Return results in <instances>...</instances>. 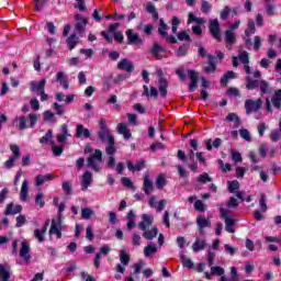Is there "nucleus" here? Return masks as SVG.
Listing matches in <instances>:
<instances>
[{"label": "nucleus", "mask_w": 281, "mask_h": 281, "mask_svg": "<svg viewBox=\"0 0 281 281\" xmlns=\"http://www.w3.org/2000/svg\"><path fill=\"white\" fill-rule=\"evenodd\" d=\"M260 89V94L265 95L266 93H269V90L271 89V85L269 81L266 80H258V79H251V77H246V89L248 91H254V89Z\"/></svg>", "instance_id": "1"}, {"label": "nucleus", "mask_w": 281, "mask_h": 281, "mask_svg": "<svg viewBox=\"0 0 281 281\" xmlns=\"http://www.w3.org/2000/svg\"><path fill=\"white\" fill-rule=\"evenodd\" d=\"M100 164H102V150L94 149V153L90 154L87 158V166L94 170V172H100Z\"/></svg>", "instance_id": "2"}, {"label": "nucleus", "mask_w": 281, "mask_h": 281, "mask_svg": "<svg viewBox=\"0 0 281 281\" xmlns=\"http://www.w3.org/2000/svg\"><path fill=\"white\" fill-rule=\"evenodd\" d=\"M262 109V99H257L256 101L251 99H247L245 102V110L247 115H251V113H256V111H260Z\"/></svg>", "instance_id": "3"}, {"label": "nucleus", "mask_w": 281, "mask_h": 281, "mask_svg": "<svg viewBox=\"0 0 281 281\" xmlns=\"http://www.w3.org/2000/svg\"><path fill=\"white\" fill-rule=\"evenodd\" d=\"M209 32L218 43L223 41V37H221V23H218V19L210 20Z\"/></svg>", "instance_id": "4"}, {"label": "nucleus", "mask_w": 281, "mask_h": 281, "mask_svg": "<svg viewBox=\"0 0 281 281\" xmlns=\"http://www.w3.org/2000/svg\"><path fill=\"white\" fill-rule=\"evenodd\" d=\"M120 27V23H112L109 25L108 31H102L101 36L109 43L113 45V36L111 34H117V29Z\"/></svg>", "instance_id": "5"}, {"label": "nucleus", "mask_w": 281, "mask_h": 281, "mask_svg": "<svg viewBox=\"0 0 281 281\" xmlns=\"http://www.w3.org/2000/svg\"><path fill=\"white\" fill-rule=\"evenodd\" d=\"M125 34L127 37V45H144V40L139 37V34L135 33V30L127 29Z\"/></svg>", "instance_id": "6"}, {"label": "nucleus", "mask_w": 281, "mask_h": 281, "mask_svg": "<svg viewBox=\"0 0 281 281\" xmlns=\"http://www.w3.org/2000/svg\"><path fill=\"white\" fill-rule=\"evenodd\" d=\"M188 76L190 79L189 93H194L195 89L199 87V72H196V70H188Z\"/></svg>", "instance_id": "7"}, {"label": "nucleus", "mask_w": 281, "mask_h": 281, "mask_svg": "<svg viewBox=\"0 0 281 281\" xmlns=\"http://www.w3.org/2000/svg\"><path fill=\"white\" fill-rule=\"evenodd\" d=\"M117 69H120V71H126L127 74H133V71H135V64L128 60V58H123L119 61Z\"/></svg>", "instance_id": "8"}, {"label": "nucleus", "mask_w": 281, "mask_h": 281, "mask_svg": "<svg viewBox=\"0 0 281 281\" xmlns=\"http://www.w3.org/2000/svg\"><path fill=\"white\" fill-rule=\"evenodd\" d=\"M196 225L200 234H205V227H212V221L205 218V215H199L196 217Z\"/></svg>", "instance_id": "9"}, {"label": "nucleus", "mask_w": 281, "mask_h": 281, "mask_svg": "<svg viewBox=\"0 0 281 281\" xmlns=\"http://www.w3.org/2000/svg\"><path fill=\"white\" fill-rule=\"evenodd\" d=\"M30 243L26 240H23L21 243V249H20V257L24 260V262L30 263V260H32V256H30Z\"/></svg>", "instance_id": "10"}, {"label": "nucleus", "mask_w": 281, "mask_h": 281, "mask_svg": "<svg viewBox=\"0 0 281 281\" xmlns=\"http://www.w3.org/2000/svg\"><path fill=\"white\" fill-rule=\"evenodd\" d=\"M155 223V217L148 215V214H143L142 215V221L138 223V228L140 232H146L150 225Z\"/></svg>", "instance_id": "11"}, {"label": "nucleus", "mask_w": 281, "mask_h": 281, "mask_svg": "<svg viewBox=\"0 0 281 281\" xmlns=\"http://www.w3.org/2000/svg\"><path fill=\"white\" fill-rule=\"evenodd\" d=\"M45 85H47V79H42L41 81H31L30 83V91L32 93H42V91H45Z\"/></svg>", "instance_id": "12"}, {"label": "nucleus", "mask_w": 281, "mask_h": 281, "mask_svg": "<svg viewBox=\"0 0 281 281\" xmlns=\"http://www.w3.org/2000/svg\"><path fill=\"white\" fill-rule=\"evenodd\" d=\"M206 65L203 71L205 74H214L216 71V56L209 54Z\"/></svg>", "instance_id": "13"}, {"label": "nucleus", "mask_w": 281, "mask_h": 281, "mask_svg": "<svg viewBox=\"0 0 281 281\" xmlns=\"http://www.w3.org/2000/svg\"><path fill=\"white\" fill-rule=\"evenodd\" d=\"M23 212V206L21 204L9 203L4 211V216H14V214H21Z\"/></svg>", "instance_id": "14"}, {"label": "nucleus", "mask_w": 281, "mask_h": 281, "mask_svg": "<svg viewBox=\"0 0 281 281\" xmlns=\"http://www.w3.org/2000/svg\"><path fill=\"white\" fill-rule=\"evenodd\" d=\"M158 91L161 98H166V95H168V80L164 76L158 78Z\"/></svg>", "instance_id": "15"}, {"label": "nucleus", "mask_w": 281, "mask_h": 281, "mask_svg": "<svg viewBox=\"0 0 281 281\" xmlns=\"http://www.w3.org/2000/svg\"><path fill=\"white\" fill-rule=\"evenodd\" d=\"M149 54H151V56H154L155 58H158V60H161L162 56L159 54H166V48L155 42L149 50Z\"/></svg>", "instance_id": "16"}, {"label": "nucleus", "mask_w": 281, "mask_h": 281, "mask_svg": "<svg viewBox=\"0 0 281 281\" xmlns=\"http://www.w3.org/2000/svg\"><path fill=\"white\" fill-rule=\"evenodd\" d=\"M76 137L78 139L85 137V139H89L91 137V131L89 128H86L85 125L78 124L76 128Z\"/></svg>", "instance_id": "17"}, {"label": "nucleus", "mask_w": 281, "mask_h": 281, "mask_svg": "<svg viewBox=\"0 0 281 281\" xmlns=\"http://www.w3.org/2000/svg\"><path fill=\"white\" fill-rule=\"evenodd\" d=\"M13 124L18 131H25L27 128V116L21 115L15 117Z\"/></svg>", "instance_id": "18"}, {"label": "nucleus", "mask_w": 281, "mask_h": 281, "mask_svg": "<svg viewBox=\"0 0 281 281\" xmlns=\"http://www.w3.org/2000/svg\"><path fill=\"white\" fill-rule=\"evenodd\" d=\"M93 175L91 171H86L82 176L81 180V190H88L89 186H91V181H93Z\"/></svg>", "instance_id": "19"}, {"label": "nucleus", "mask_w": 281, "mask_h": 281, "mask_svg": "<svg viewBox=\"0 0 281 281\" xmlns=\"http://www.w3.org/2000/svg\"><path fill=\"white\" fill-rule=\"evenodd\" d=\"M205 247H207V241L205 239L201 240V237H196L195 241L192 245V249L195 254L199 251H203Z\"/></svg>", "instance_id": "20"}, {"label": "nucleus", "mask_w": 281, "mask_h": 281, "mask_svg": "<svg viewBox=\"0 0 281 281\" xmlns=\"http://www.w3.org/2000/svg\"><path fill=\"white\" fill-rule=\"evenodd\" d=\"M126 164H127V169L131 170L132 172H135V171L140 172V170L146 166V161L144 160H140L135 165H133V161L127 160Z\"/></svg>", "instance_id": "21"}, {"label": "nucleus", "mask_w": 281, "mask_h": 281, "mask_svg": "<svg viewBox=\"0 0 281 281\" xmlns=\"http://www.w3.org/2000/svg\"><path fill=\"white\" fill-rule=\"evenodd\" d=\"M29 190L30 188H29L27 180H23L21 191H20L21 201H30Z\"/></svg>", "instance_id": "22"}, {"label": "nucleus", "mask_w": 281, "mask_h": 281, "mask_svg": "<svg viewBox=\"0 0 281 281\" xmlns=\"http://www.w3.org/2000/svg\"><path fill=\"white\" fill-rule=\"evenodd\" d=\"M143 237L146 240H153V238H157V234H159V228L157 226H153L150 231H143Z\"/></svg>", "instance_id": "23"}, {"label": "nucleus", "mask_w": 281, "mask_h": 281, "mask_svg": "<svg viewBox=\"0 0 281 281\" xmlns=\"http://www.w3.org/2000/svg\"><path fill=\"white\" fill-rule=\"evenodd\" d=\"M234 78H236V72H234L233 70H228L226 74L223 75V77L220 80V85L222 87H227V83L229 82V80H234Z\"/></svg>", "instance_id": "24"}, {"label": "nucleus", "mask_w": 281, "mask_h": 281, "mask_svg": "<svg viewBox=\"0 0 281 281\" xmlns=\"http://www.w3.org/2000/svg\"><path fill=\"white\" fill-rule=\"evenodd\" d=\"M224 41L228 45H234V43H236V32L232 30H226L224 33Z\"/></svg>", "instance_id": "25"}, {"label": "nucleus", "mask_w": 281, "mask_h": 281, "mask_svg": "<svg viewBox=\"0 0 281 281\" xmlns=\"http://www.w3.org/2000/svg\"><path fill=\"white\" fill-rule=\"evenodd\" d=\"M63 222L60 221V218L57 220H52V224H50V228L48 231V234L52 236L54 235L56 232H59L61 228Z\"/></svg>", "instance_id": "26"}, {"label": "nucleus", "mask_w": 281, "mask_h": 281, "mask_svg": "<svg viewBox=\"0 0 281 281\" xmlns=\"http://www.w3.org/2000/svg\"><path fill=\"white\" fill-rule=\"evenodd\" d=\"M143 190L145 194H150V192H153V180H150L148 175L144 176Z\"/></svg>", "instance_id": "27"}, {"label": "nucleus", "mask_w": 281, "mask_h": 281, "mask_svg": "<svg viewBox=\"0 0 281 281\" xmlns=\"http://www.w3.org/2000/svg\"><path fill=\"white\" fill-rule=\"evenodd\" d=\"M188 49H190V43H184L182 44L177 50H176V56L178 58H183L188 56Z\"/></svg>", "instance_id": "28"}, {"label": "nucleus", "mask_w": 281, "mask_h": 281, "mask_svg": "<svg viewBox=\"0 0 281 281\" xmlns=\"http://www.w3.org/2000/svg\"><path fill=\"white\" fill-rule=\"evenodd\" d=\"M271 103L274 106V109L281 108V89L274 91V93L271 98Z\"/></svg>", "instance_id": "29"}, {"label": "nucleus", "mask_w": 281, "mask_h": 281, "mask_svg": "<svg viewBox=\"0 0 281 281\" xmlns=\"http://www.w3.org/2000/svg\"><path fill=\"white\" fill-rule=\"evenodd\" d=\"M56 82H59L64 89H69V81L65 78V72L59 71L56 74Z\"/></svg>", "instance_id": "30"}, {"label": "nucleus", "mask_w": 281, "mask_h": 281, "mask_svg": "<svg viewBox=\"0 0 281 281\" xmlns=\"http://www.w3.org/2000/svg\"><path fill=\"white\" fill-rule=\"evenodd\" d=\"M224 223H225V232H227L228 234H236V229H234V226L236 225V220L226 218Z\"/></svg>", "instance_id": "31"}, {"label": "nucleus", "mask_w": 281, "mask_h": 281, "mask_svg": "<svg viewBox=\"0 0 281 281\" xmlns=\"http://www.w3.org/2000/svg\"><path fill=\"white\" fill-rule=\"evenodd\" d=\"M66 43L68 45V49H76V46L78 45V35L71 34L67 40Z\"/></svg>", "instance_id": "32"}, {"label": "nucleus", "mask_w": 281, "mask_h": 281, "mask_svg": "<svg viewBox=\"0 0 281 281\" xmlns=\"http://www.w3.org/2000/svg\"><path fill=\"white\" fill-rule=\"evenodd\" d=\"M89 23V20H83V22H77L75 25V30L76 32H78V34H82L85 36L87 30L85 27H87V24Z\"/></svg>", "instance_id": "33"}, {"label": "nucleus", "mask_w": 281, "mask_h": 281, "mask_svg": "<svg viewBox=\"0 0 281 281\" xmlns=\"http://www.w3.org/2000/svg\"><path fill=\"white\" fill-rule=\"evenodd\" d=\"M109 146L105 148L106 155H115V137L109 136Z\"/></svg>", "instance_id": "34"}, {"label": "nucleus", "mask_w": 281, "mask_h": 281, "mask_svg": "<svg viewBox=\"0 0 281 281\" xmlns=\"http://www.w3.org/2000/svg\"><path fill=\"white\" fill-rule=\"evenodd\" d=\"M251 34H256V22L252 19L248 20V27L245 30V36H251Z\"/></svg>", "instance_id": "35"}, {"label": "nucleus", "mask_w": 281, "mask_h": 281, "mask_svg": "<svg viewBox=\"0 0 281 281\" xmlns=\"http://www.w3.org/2000/svg\"><path fill=\"white\" fill-rule=\"evenodd\" d=\"M166 30H168V24H166V22L164 21V19L159 20V26H158V34H160V36H168V32H166Z\"/></svg>", "instance_id": "36"}, {"label": "nucleus", "mask_w": 281, "mask_h": 281, "mask_svg": "<svg viewBox=\"0 0 281 281\" xmlns=\"http://www.w3.org/2000/svg\"><path fill=\"white\" fill-rule=\"evenodd\" d=\"M167 181H166V176L159 175L156 179V188L158 190H164L166 188Z\"/></svg>", "instance_id": "37"}, {"label": "nucleus", "mask_w": 281, "mask_h": 281, "mask_svg": "<svg viewBox=\"0 0 281 281\" xmlns=\"http://www.w3.org/2000/svg\"><path fill=\"white\" fill-rule=\"evenodd\" d=\"M0 281H10V272L4 265H0Z\"/></svg>", "instance_id": "38"}, {"label": "nucleus", "mask_w": 281, "mask_h": 281, "mask_svg": "<svg viewBox=\"0 0 281 281\" xmlns=\"http://www.w3.org/2000/svg\"><path fill=\"white\" fill-rule=\"evenodd\" d=\"M180 260L182 262V267H186L187 269H194V262L191 261V259L186 258V255H180Z\"/></svg>", "instance_id": "39"}, {"label": "nucleus", "mask_w": 281, "mask_h": 281, "mask_svg": "<svg viewBox=\"0 0 281 281\" xmlns=\"http://www.w3.org/2000/svg\"><path fill=\"white\" fill-rule=\"evenodd\" d=\"M120 260L122 265L127 266L128 262H131V255H128L126 250L123 249L120 251Z\"/></svg>", "instance_id": "40"}, {"label": "nucleus", "mask_w": 281, "mask_h": 281, "mask_svg": "<svg viewBox=\"0 0 281 281\" xmlns=\"http://www.w3.org/2000/svg\"><path fill=\"white\" fill-rule=\"evenodd\" d=\"M10 150L12 153L14 159H20L21 158V149L19 148V145L16 144H11L10 145Z\"/></svg>", "instance_id": "41"}, {"label": "nucleus", "mask_w": 281, "mask_h": 281, "mask_svg": "<svg viewBox=\"0 0 281 281\" xmlns=\"http://www.w3.org/2000/svg\"><path fill=\"white\" fill-rule=\"evenodd\" d=\"M227 122H235V128H238L240 126V117H238L235 113H229L226 116Z\"/></svg>", "instance_id": "42"}, {"label": "nucleus", "mask_w": 281, "mask_h": 281, "mask_svg": "<svg viewBox=\"0 0 281 281\" xmlns=\"http://www.w3.org/2000/svg\"><path fill=\"white\" fill-rule=\"evenodd\" d=\"M110 136H112V135L109 133V130H100L98 132V138L100 139V142H106V139H108V143H109Z\"/></svg>", "instance_id": "43"}, {"label": "nucleus", "mask_w": 281, "mask_h": 281, "mask_svg": "<svg viewBox=\"0 0 281 281\" xmlns=\"http://www.w3.org/2000/svg\"><path fill=\"white\" fill-rule=\"evenodd\" d=\"M153 254H157V247L155 245H148L144 248V256L146 258L153 256Z\"/></svg>", "instance_id": "44"}, {"label": "nucleus", "mask_w": 281, "mask_h": 281, "mask_svg": "<svg viewBox=\"0 0 281 281\" xmlns=\"http://www.w3.org/2000/svg\"><path fill=\"white\" fill-rule=\"evenodd\" d=\"M211 273L212 276H225V269L221 266H212Z\"/></svg>", "instance_id": "45"}, {"label": "nucleus", "mask_w": 281, "mask_h": 281, "mask_svg": "<svg viewBox=\"0 0 281 281\" xmlns=\"http://www.w3.org/2000/svg\"><path fill=\"white\" fill-rule=\"evenodd\" d=\"M178 41H186L187 43H191L192 37H190V34H188V31H181L178 35H177Z\"/></svg>", "instance_id": "46"}, {"label": "nucleus", "mask_w": 281, "mask_h": 281, "mask_svg": "<svg viewBox=\"0 0 281 281\" xmlns=\"http://www.w3.org/2000/svg\"><path fill=\"white\" fill-rule=\"evenodd\" d=\"M52 137H54V132L48 130L46 134L40 138V144H49Z\"/></svg>", "instance_id": "47"}, {"label": "nucleus", "mask_w": 281, "mask_h": 281, "mask_svg": "<svg viewBox=\"0 0 281 281\" xmlns=\"http://www.w3.org/2000/svg\"><path fill=\"white\" fill-rule=\"evenodd\" d=\"M61 188L66 196H71V194H74V191L71 190V182H63Z\"/></svg>", "instance_id": "48"}, {"label": "nucleus", "mask_w": 281, "mask_h": 281, "mask_svg": "<svg viewBox=\"0 0 281 281\" xmlns=\"http://www.w3.org/2000/svg\"><path fill=\"white\" fill-rule=\"evenodd\" d=\"M212 181V177L207 172H204L198 177V183H210Z\"/></svg>", "instance_id": "49"}, {"label": "nucleus", "mask_w": 281, "mask_h": 281, "mask_svg": "<svg viewBox=\"0 0 281 281\" xmlns=\"http://www.w3.org/2000/svg\"><path fill=\"white\" fill-rule=\"evenodd\" d=\"M259 205L261 207V212H267V195H265V193H262L259 198Z\"/></svg>", "instance_id": "50"}, {"label": "nucleus", "mask_w": 281, "mask_h": 281, "mask_svg": "<svg viewBox=\"0 0 281 281\" xmlns=\"http://www.w3.org/2000/svg\"><path fill=\"white\" fill-rule=\"evenodd\" d=\"M34 237L38 240V243H44L45 241V232L36 228L34 231Z\"/></svg>", "instance_id": "51"}, {"label": "nucleus", "mask_w": 281, "mask_h": 281, "mask_svg": "<svg viewBox=\"0 0 281 281\" xmlns=\"http://www.w3.org/2000/svg\"><path fill=\"white\" fill-rule=\"evenodd\" d=\"M240 188V182L238 180H233L228 182V192H236Z\"/></svg>", "instance_id": "52"}, {"label": "nucleus", "mask_w": 281, "mask_h": 281, "mask_svg": "<svg viewBox=\"0 0 281 281\" xmlns=\"http://www.w3.org/2000/svg\"><path fill=\"white\" fill-rule=\"evenodd\" d=\"M239 60L243 65H249V53H247V50H243L239 54Z\"/></svg>", "instance_id": "53"}, {"label": "nucleus", "mask_w": 281, "mask_h": 281, "mask_svg": "<svg viewBox=\"0 0 281 281\" xmlns=\"http://www.w3.org/2000/svg\"><path fill=\"white\" fill-rule=\"evenodd\" d=\"M30 128H34L36 126V122H38V115L31 113L29 114Z\"/></svg>", "instance_id": "54"}, {"label": "nucleus", "mask_w": 281, "mask_h": 281, "mask_svg": "<svg viewBox=\"0 0 281 281\" xmlns=\"http://www.w3.org/2000/svg\"><path fill=\"white\" fill-rule=\"evenodd\" d=\"M206 258H207L209 267H214V260L216 258V254L212 250H209V252L206 255Z\"/></svg>", "instance_id": "55"}, {"label": "nucleus", "mask_w": 281, "mask_h": 281, "mask_svg": "<svg viewBox=\"0 0 281 281\" xmlns=\"http://www.w3.org/2000/svg\"><path fill=\"white\" fill-rule=\"evenodd\" d=\"M81 216L82 218L89 220L91 216H93V210L89 207H85L81 210Z\"/></svg>", "instance_id": "56"}, {"label": "nucleus", "mask_w": 281, "mask_h": 281, "mask_svg": "<svg viewBox=\"0 0 281 281\" xmlns=\"http://www.w3.org/2000/svg\"><path fill=\"white\" fill-rule=\"evenodd\" d=\"M53 109L56 111V115H65V108L59 103H53Z\"/></svg>", "instance_id": "57"}, {"label": "nucleus", "mask_w": 281, "mask_h": 281, "mask_svg": "<svg viewBox=\"0 0 281 281\" xmlns=\"http://www.w3.org/2000/svg\"><path fill=\"white\" fill-rule=\"evenodd\" d=\"M210 10H212V4H210V2H207V0H202L201 12H203L204 14H207V12H210Z\"/></svg>", "instance_id": "58"}, {"label": "nucleus", "mask_w": 281, "mask_h": 281, "mask_svg": "<svg viewBox=\"0 0 281 281\" xmlns=\"http://www.w3.org/2000/svg\"><path fill=\"white\" fill-rule=\"evenodd\" d=\"M232 159L235 164L243 162V155L239 151H232Z\"/></svg>", "instance_id": "59"}, {"label": "nucleus", "mask_w": 281, "mask_h": 281, "mask_svg": "<svg viewBox=\"0 0 281 281\" xmlns=\"http://www.w3.org/2000/svg\"><path fill=\"white\" fill-rule=\"evenodd\" d=\"M239 135L246 142H251V134H249V130H239Z\"/></svg>", "instance_id": "60"}, {"label": "nucleus", "mask_w": 281, "mask_h": 281, "mask_svg": "<svg viewBox=\"0 0 281 281\" xmlns=\"http://www.w3.org/2000/svg\"><path fill=\"white\" fill-rule=\"evenodd\" d=\"M25 223H27V220L25 218V215L20 214V215L16 217L15 227H23V225H25Z\"/></svg>", "instance_id": "61"}, {"label": "nucleus", "mask_w": 281, "mask_h": 281, "mask_svg": "<svg viewBox=\"0 0 281 281\" xmlns=\"http://www.w3.org/2000/svg\"><path fill=\"white\" fill-rule=\"evenodd\" d=\"M35 204L40 205V207H45V200H43V193H38L35 195Z\"/></svg>", "instance_id": "62"}, {"label": "nucleus", "mask_w": 281, "mask_h": 281, "mask_svg": "<svg viewBox=\"0 0 281 281\" xmlns=\"http://www.w3.org/2000/svg\"><path fill=\"white\" fill-rule=\"evenodd\" d=\"M194 210L198 212H205V204H203V201L196 200L194 203Z\"/></svg>", "instance_id": "63"}, {"label": "nucleus", "mask_w": 281, "mask_h": 281, "mask_svg": "<svg viewBox=\"0 0 281 281\" xmlns=\"http://www.w3.org/2000/svg\"><path fill=\"white\" fill-rule=\"evenodd\" d=\"M228 281H238V271L236 270V267L231 268V278Z\"/></svg>", "instance_id": "64"}]
</instances>
